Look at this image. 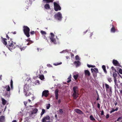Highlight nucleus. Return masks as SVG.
<instances>
[{"label": "nucleus", "instance_id": "1a4fd4ad", "mask_svg": "<svg viewBox=\"0 0 122 122\" xmlns=\"http://www.w3.org/2000/svg\"><path fill=\"white\" fill-rule=\"evenodd\" d=\"M50 117L49 116L47 115L46 116L44 117L42 119V122H46V120H50Z\"/></svg>", "mask_w": 122, "mask_h": 122}, {"label": "nucleus", "instance_id": "9b49d317", "mask_svg": "<svg viewBox=\"0 0 122 122\" xmlns=\"http://www.w3.org/2000/svg\"><path fill=\"white\" fill-rule=\"evenodd\" d=\"M58 90L57 89H56L55 91V95L56 99L57 100L58 98Z\"/></svg>", "mask_w": 122, "mask_h": 122}, {"label": "nucleus", "instance_id": "69168bd1", "mask_svg": "<svg viewBox=\"0 0 122 122\" xmlns=\"http://www.w3.org/2000/svg\"><path fill=\"white\" fill-rule=\"evenodd\" d=\"M118 109V108L117 107V108H116L115 109V111H117Z\"/></svg>", "mask_w": 122, "mask_h": 122}, {"label": "nucleus", "instance_id": "052dcab7", "mask_svg": "<svg viewBox=\"0 0 122 122\" xmlns=\"http://www.w3.org/2000/svg\"><path fill=\"white\" fill-rule=\"evenodd\" d=\"M102 69H105L106 68V66L104 65H103L102 66Z\"/></svg>", "mask_w": 122, "mask_h": 122}, {"label": "nucleus", "instance_id": "603ef678", "mask_svg": "<svg viewBox=\"0 0 122 122\" xmlns=\"http://www.w3.org/2000/svg\"><path fill=\"white\" fill-rule=\"evenodd\" d=\"M24 105H25V107H26V104H27V102H24Z\"/></svg>", "mask_w": 122, "mask_h": 122}, {"label": "nucleus", "instance_id": "f03ea898", "mask_svg": "<svg viewBox=\"0 0 122 122\" xmlns=\"http://www.w3.org/2000/svg\"><path fill=\"white\" fill-rule=\"evenodd\" d=\"M73 93L72 96L74 98L76 99L78 97V87L77 86H74L73 88Z\"/></svg>", "mask_w": 122, "mask_h": 122}, {"label": "nucleus", "instance_id": "9d476101", "mask_svg": "<svg viewBox=\"0 0 122 122\" xmlns=\"http://www.w3.org/2000/svg\"><path fill=\"white\" fill-rule=\"evenodd\" d=\"M49 91L47 90H45L43 91L42 93V96H45V97H47L48 96V93Z\"/></svg>", "mask_w": 122, "mask_h": 122}, {"label": "nucleus", "instance_id": "338daca9", "mask_svg": "<svg viewBox=\"0 0 122 122\" xmlns=\"http://www.w3.org/2000/svg\"><path fill=\"white\" fill-rule=\"evenodd\" d=\"M120 87H122V83H120Z\"/></svg>", "mask_w": 122, "mask_h": 122}, {"label": "nucleus", "instance_id": "2eb2a0df", "mask_svg": "<svg viewBox=\"0 0 122 122\" xmlns=\"http://www.w3.org/2000/svg\"><path fill=\"white\" fill-rule=\"evenodd\" d=\"M74 64L76 66H78L80 65L81 63L80 61H75L74 62Z\"/></svg>", "mask_w": 122, "mask_h": 122}, {"label": "nucleus", "instance_id": "f257e3e1", "mask_svg": "<svg viewBox=\"0 0 122 122\" xmlns=\"http://www.w3.org/2000/svg\"><path fill=\"white\" fill-rule=\"evenodd\" d=\"M49 38L51 42L55 44L59 43L58 39L57 36H55L53 33H51Z\"/></svg>", "mask_w": 122, "mask_h": 122}, {"label": "nucleus", "instance_id": "58836bf2", "mask_svg": "<svg viewBox=\"0 0 122 122\" xmlns=\"http://www.w3.org/2000/svg\"><path fill=\"white\" fill-rule=\"evenodd\" d=\"M109 89L108 90V92H110V93H112V88L111 87H109Z\"/></svg>", "mask_w": 122, "mask_h": 122}, {"label": "nucleus", "instance_id": "a878e982", "mask_svg": "<svg viewBox=\"0 0 122 122\" xmlns=\"http://www.w3.org/2000/svg\"><path fill=\"white\" fill-rule=\"evenodd\" d=\"M87 66L89 68H93L96 67L94 65H89L87 64Z\"/></svg>", "mask_w": 122, "mask_h": 122}, {"label": "nucleus", "instance_id": "aec40b11", "mask_svg": "<svg viewBox=\"0 0 122 122\" xmlns=\"http://www.w3.org/2000/svg\"><path fill=\"white\" fill-rule=\"evenodd\" d=\"M1 38H3L2 40V42L5 45H7V42L6 41V39L5 38H3L2 37H1Z\"/></svg>", "mask_w": 122, "mask_h": 122}, {"label": "nucleus", "instance_id": "864d4df0", "mask_svg": "<svg viewBox=\"0 0 122 122\" xmlns=\"http://www.w3.org/2000/svg\"><path fill=\"white\" fill-rule=\"evenodd\" d=\"M97 107L98 108H100V104L99 103H97Z\"/></svg>", "mask_w": 122, "mask_h": 122}, {"label": "nucleus", "instance_id": "5fc2aeb1", "mask_svg": "<svg viewBox=\"0 0 122 122\" xmlns=\"http://www.w3.org/2000/svg\"><path fill=\"white\" fill-rule=\"evenodd\" d=\"M29 44H31V43H33L34 41H33L30 40V41H29Z\"/></svg>", "mask_w": 122, "mask_h": 122}, {"label": "nucleus", "instance_id": "39448f33", "mask_svg": "<svg viewBox=\"0 0 122 122\" xmlns=\"http://www.w3.org/2000/svg\"><path fill=\"white\" fill-rule=\"evenodd\" d=\"M23 31L24 34L27 37H29L30 36V29L28 26H23Z\"/></svg>", "mask_w": 122, "mask_h": 122}, {"label": "nucleus", "instance_id": "4468645a", "mask_svg": "<svg viewBox=\"0 0 122 122\" xmlns=\"http://www.w3.org/2000/svg\"><path fill=\"white\" fill-rule=\"evenodd\" d=\"M92 73H93V75L94 77H96L97 76V73L94 71V69H91Z\"/></svg>", "mask_w": 122, "mask_h": 122}, {"label": "nucleus", "instance_id": "a211bd4d", "mask_svg": "<svg viewBox=\"0 0 122 122\" xmlns=\"http://www.w3.org/2000/svg\"><path fill=\"white\" fill-rule=\"evenodd\" d=\"M85 74L86 76H89L90 75V73L89 71L88 70H85Z\"/></svg>", "mask_w": 122, "mask_h": 122}, {"label": "nucleus", "instance_id": "3c124183", "mask_svg": "<svg viewBox=\"0 0 122 122\" xmlns=\"http://www.w3.org/2000/svg\"><path fill=\"white\" fill-rule=\"evenodd\" d=\"M94 71H95L97 73H98V69H94Z\"/></svg>", "mask_w": 122, "mask_h": 122}, {"label": "nucleus", "instance_id": "dca6fc26", "mask_svg": "<svg viewBox=\"0 0 122 122\" xmlns=\"http://www.w3.org/2000/svg\"><path fill=\"white\" fill-rule=\"evenodd\" d=\"M70 50L66 49L65 50H63L61 51L60 52V53H69V52H70Z\"/></svg>", "mask_w": 122, "mask_h": 122}, {"label": "nucleus", "instance_id": "72a5a7b5", "mask_svg": "<svg viewBox=\"0 0 122 122\" xmlns=\"http://www.w3.org/2000/svg\"><path fill=\"white\" fill-rule=\"evenodd\" d=\"M122 120V117H119L117 119V121L119 122H121Z\"/></svg>", "mask_w": 122, "mask_h": 122}, {"label": "nucleus", "instance_id": "5701e85b", "mask_svg": "<svg viewBox=\"0 0 122 122\" xmlns=\"http://www.w3.org/2000/svg\"><path fill=\"white\" fill-rule=\"evenodd\" d=\"M116 31V30L114 26L113 25L111 29V31L112 33H114Z\"/></svg>", "mask_w": 122, "mask_h": 122}, {"label": "nucleus", "instance_id": "393cba45", "mask_svg": "<svg viewBox=\"0 0 122 122\" xmlns=\"http://www.w3.org/2000/svg\"><path fill=\"white\" fill-rule=\"evenodd\" d=\"M78 77L80 78V76H79L78 74H76L73 76V77L75 80H77Z\"/></svg>", "mask_w": 122, "mask_h": 122}, {"label": "nucleus", "instance_id": "a18cd8bd", "mask_svg": "<svg viewBox=\"0 0 122 122\" xmlns=\"http://www.w3.org/2000/svg\"><path fill=\"white\" fill-rule=\"evenodd\" d=\"M115 111V109H114L113 108H112V110L110 112V114H111L112 112H114Z\"/></svg>", "mask_w": 122, "mask_h": 122}, {"label": "nucleus", "instance_id": "ddd939ff", "mask_svg": "<svg viewBox=\"0 0 122 122\" xmlns=\"http://www.w3.org/2000/svg\"><path fill=\"white\" fill-rule=\"evenodd\" d=\"M3 88L4 89H6V91H10V88L9 85H6L5 86H3Z\"/></svg>", "mask_w": 122, "mask_h": 122}, {"label": "nucleus", "instance_id": "13d9d810", "mask_svg": "<svg viewBox=\"0 0 122 122\" xmlns=\"http://www.w3.org/2000/svg\"><path fill=\"white\" fill-rule=\"evenodd\" d=\"M30 38H29L28 39L26 40L25 41H26V42H29V41H30Z\"/></svg>", "mask_w": 122, "mask_h": 122}, {"label": "nucleus", "instance_id": "6e6d98bb", "mask_svg": "<svg viewBox=\"0 0 122 122\" xmlns=\"http://www.w3.org/2000/svg\"><path fill=\"white\" fill-rule=\"evenodd\" d=\"M114 79L115 83H116V82H117V80L116 78H114Z\"/></svg>", "mask_w": 122, "mask_h": 122}, {"label": "nucleus", "instance_id": "423d86ee", "mask_svg": "<svg viewBox=\"0 0 122 122\" xmlns=\"http://www.w3.org/2000/svg\"><path fill=\"white\" fill-rule=\"evenodd\" d=\"M54 18L55 19L59 21H61L62 18L61 14L60 12L57 13L54 15Z\"/></svg>", "mask_w": 122, "mask_h": 122}, {"label": "nucleus", "instance_id": "4be33fe9", "mask_svg": "<svg viewBox=\"0 0 122 122\" xmlns=\"http://www.w3.org/2000/svg\"><path fill=\"white\" fill-rule=\"evenodd\" d=\"M5 117L3 116H1L0 117V122H2L4 121Z\"/></svg>", "mask_w": 122, "mask_h": 122}, {"label": "nucleus", "instance_id": "4d7b16f0", "mask_svg": "<svg viewBox=\"0 0 122 122\" xmlns=\"http://www.w3.org/2000/svg\"><path fill=\"white\" fill-rule=\"evenodd\" d=\"M109 117V114H107L106 115V118L107 119H108Z\"/></svg>", "mask_w": 122, "mask_h": 122}, {"label": "nucleus", "instance_id": "7ed1b4c3", "mask_svg": "<svg viewBox=\"0 0 122 122\" xmlns=\"http://www.w3.org/2000/svg\"><path fill=\"white\" fill-rule=\"evenodd\" d=\"M30 87L28 85L25 84L24 85V92L25 93V95L26 96H29L30 95H31V94L29 91Z\"/></svg>", "mask_w": 122, "mask_h": 122}, {"label": "nucleus", "instance_id": "49530a36", "mask_svg": "<svg viewBox=\"0 0 122 122\" xmlns=\"http://www.w3.org/2000/svg\"><path fill=\"white\" fill-rule=\"evenodd\" d=\"M119 72L121 74H122V69H119Z\"/></svg>", "mask_w": 122, "mask_h": 122}, {"label": "nucleus", "instance_id": "b1692460", "mask_svg": "<svg viewBox=\"0 0 122 122\" xmlns=\"http://www.w3.org/2000/svg\"><path fill=\"white\" fill-rule=\"evenodd\" d=\"M43 1L46 3L52 2L53 0H43Z\"/></svg>", "mask_w": 122, "mask_h": 122}, {"label": "nucleus", "instance_id": "680f3d73", "mask_svg": "<svg viewBox=\"0 0 122 122\" xmlns=\"http://www.w3.org/2000/svg\"><path fill=\"white\" fill-rule=\"evenodd\" d=\"M2 75L0 76V80L1 81L2 80Z\"/></svg>", "mask_w": 122, "mask_h": 122}, {"label": "nucleus", "instance_id": "f704fd0d", "mask_svg": "<svg viewBox=\"0 0 122 122\" xmlns=\"http://www.w3.org/2000/svg\"><path fill=\"white\" fill-rule=\"evenodd\" d=\"M61 64H62V63L61 62H60V63L57 62V63H54L53 64V65H54L55 66H56Z\"/></svg>", "mask_w": 122, "mask_h": 122}, {"label": "nucleus", "instance_id": "c9c22d12", "mask_svg": "<svg viewBox=\"0 0 122 122\" xmlns=\"http://www.w3.org/2000/svg\"><path fill=\"white\" fill-rule=\"evenodd\" d=\"M117 73L114 72L113 73V76L114 78H116V77L117 76Z\"/></svg>", "mask_w": 122, "mask_h": 122}, {"label": "nucleus", "instance_id": "c85d7f7f", "mask_svg": "<svg viewBox=\"0 0 122 122\" xmlns=\"http://www.w3.org/2000/svg\"><path fill=\"white\" fill-rule=\"evenodd\" d=\"M105 86L106 90V91L107 92L108 91V89H109L110 87L109 86L108 84L106 83L105 84Z\"/></svg>", "mask_w": 122, "mask_h": 122}, {"label": "nucleus", "instance_id": "c03bdc74", "mask_svg": "<svg viewBox=\"0 0 122 122\" xmlns=\"http://www.w3.org/2000/svg\"><path fill=\"white\" fill-rule=\"evenodd\" d=\"M47 66L49 67H52V66L51 64H47Z\"/></svg>", "mask_w": 122, "mask_h": 122}, {"label": "nucleus", "instance_id": "6ab92c4d", "mask_svg": "<svg viewBox=\"0 0 122 122\" xmlns=\"http://www.w3.org/2000/svg\"><path fill=\"white\" fill-rule=\"evenodd\" d=\"M44 8L46 10H48L50 8V7L48 4H46L44 5Z\"/></svg>", "mask_w": 122, "mask_h": 122}, {"label": "nucleus", "instance_id": "e2e57ef3", "mask_svg": "<svg viewBox=\"0 0 122 122\" xmlns=\"http://www.w3.org/2000/svg\"><path fill=\"white\" fill-rule=\"evenodd\" d=\"M104 71L106 73H107V71H106V69H103Z\"/></svg>", "mask_w": 122, "mask_h": 122}, {"label": "nucleus", "instance_id": "a19ab883", "mask_svg": "<svg viewBox=\"0 0 122 122\" xmlns=\"http://www.w3.org/2000/svg\"><path fill=\"white\" fill-rule=\"evenodd\" d=\"M36 85H38L40 84V81L38 80H37L35 81V82Z\"/></svg>", "mask_w": 122, "mask_h": 122}, {"label": "nucleus", "instance_id": "412c9836", "mask_svg": "<svg viewBox=\"0 0 122 122\" xmlns=\"http://www.w3.org/2000/svg\"><path fill=\"white\" fill-rule=\"evenodd\" d=\"M18 47L20 49L21 51H22L23 50H24L26 48V46H23L22 47V46H18Z\"/></svg>", "mask_w": 122, "mask_h": 122}, {"label": "nucleus", "instance_id": "473e14b6", "mask_svg": "<svg viewBox=\"0 0 122 122\" xmlns=\"http://www.w3.org/2000/svg\"><path fill=\"white\" fill-rule=\"evenodd\" d=\"M39 78L41 80H43L44 79V76L43 75H41L39 76Z\"/></svg>", "mask_w": 122, "mask_h": 122}, {"label": "nucleus", "instance_id": "0e129e2a", "mask_svg": "<svg viewBox=\"0 0 122 122\" xmlns=\"http://www.w3.org/2000/svg\"><path fill=\"white\" fill-rule=\"evenodd\" d=\"M44 39H46L47 41H48V40H47V38L46 37V36H44Z\"/></svg>", "mask_w": 122, "mask_h": 122}, {"label": "nucleus", "instance_id": "2f4dec72", "mask_svg": "<svg viewBox=\"0 0 122 122\" xmlns=\"http://www.w3.org/2000/svg\"><path fill=\"white\" fill-rule=\"evenodd\" d=\"M90 120L92 121H94L95 120V119L93 117L92 115H90Z\"/></svg>", "mask_w": 122, "mask_h": 122}, {"label": "nucleus", "instance_id": "79ce46f5", "mask_svg": "<svg viewBox=\"0 0 122 122\" xmlns=\"http://www.w3.org/2000/svg\"><path fill=\"white\" fill-rule=\"evenodd\" d=\"M59 112L61 114H63V110L62 109H60L59 110Z\"/></svg>", "mask_w": 122, "mask_h": 122}, {"label": "nucleus", "instance_id": "8fccbe9b", "mask_svg": "<svg viewBox=\"0 0 122 122\" xmlns=\"http://www.w3.org/2000/svg\"><path fill=\"white\" fill-rule=\"evenodd\" d=\"M104 114V112L103 110H102L101 112V115H103Z\"/></svg>", "mask_w": 122, "mask_h": 122}, {"label": "nucleus", "instance_id": "6e6552de", "mask_svg": "<svg viewBox=\"0 0 122 122\" xmlns=\"http://www.w3.org/2000/svg\"><path fill=\"white\" fill-rule=\"evenodd\" d=\"M112 62L113 64L115 66L121 67V66L120 65L118 62L116 60L113 59L112 60Z\"/></svg>", "mask_w": 122, "mask_h": 122}, {"label": "nucleus", "instance_id": "37998d69", "mask_svg": "<svg viewBox=\"0 0 122 122\" xmlns=\"http://www.w3.org/2000/svg\"><path fill=\"white\" fill-rule=\"evenodd\" d=\"M108 81L110 83L112 81V79L111 77H109L107 78Z\"/></svg>", "mask_w": 122, "mask_h": 122}, {"label": "nucleus", "instance_id": "bb28decb", "mask_svg": "<svg viewBox=\"0 0 122 122\" xmlns=\"http://www.w3.org/2000/svg\"><path fill=\"white\" fill-rule=\"evenodd\" d=\"M10 92V91H5L4 93V95L8 96H9Z\"/></svg>", "mask_w": 122, "mask_h": 122}, {"label": "nucleus", "instance_id": "f8f14e48", "mask_svg": "<svg viewBox=\"0 0 122 122\" xmlns=\"http://www.w3.org/2000/svg\"><path fill=\"white\" fill-rule=\"evenodd\" d=\"M74 111L80 114H83L82 111L79 109H76L74 110Z\"/></svg>", "mask_w": 122, "mask_h": 122}, {"label": "nucleus", "instance_id": "e433bc0d", "mask_svg": "<svg viewBox=\"0 0 122 122\" xmlns=\"http://www.w3.org/2000/svg\"><path fill=\"white\" fill-rule=\"evenodd\" d=\"M41 33L42 35H45L46 34V32L45 31L43 30H41Z\"/></svg>", "mask_w": 122, "mask_h": 122}, {"label": "nucleus", "instance_id": "f3484780", "mask_svg": "<svg viewBox=\"0 0 122 122\" xmlns=\"http://www.w3.org/2000/svg\"><path fill=\"white\" fill-rule=\"evenodd\" d=\"M38 111V110L36 108H35L32 110V112H31V114L32 115L34 114H35Z\"/></svg>", "mask_w": 122, "mask_h": 122}, {"label": "nucleus", "instance_id": "bf43d9fd", "mask_svg": "<svg viewBox=\"0 0 122 122\" xmlns=\"http://www.w3.org/2000/svg\"><path fill=\"white\" fill-rule=\"evenodd\" d=\"M61 102V99H59L58 100V103L59 104H60Z\"/></svg>", "mask_w": 122, "mask_h": 122}, {"label": "nucleus", "instance_id": "4c0bfd02", "mask_svg": "<svg viewBox=\"0 0 122 122\" xmlns=\"http://www.w3.org/2000/svg\"><path fill=\"white\" fill-rule=\"evenodd\" d=\"M75 59L76 60L78 61L80 60V58L78 55H77L75 56Z\"/></svg>", "mask_w": 122, "mask_h": 122}, {"label": "nucleus", "instance_id": "0eeeda50", "mask_svg": "<svg viewBox=\"0 0 122 122\" xmlns=\"http://www.w3.org/2000/svg\"><path fill=\"white\" fill-rule=\"evenodd\" d=\"M54 8L55 10L57 11L61 10V8L58 3L54 2Z\"/></svg>", "mask_w": 122, "mask_h": 122}, {"label": "nucleus", "instance_id": "c756f323", "mask_svg": "<svg viewBox=\"0 0 122 122\" xmlns=\"http://www.w3.org/2000/svg\"><path fill=\"white\" fill-rule=\"evenodd\" d=\"M42 112L41 114V116H42L45 113V110L44 109H42Z\"/></svg>", "mask_w": 122, "mask_h": 122}, {"label": "nucleus", "instance_id": "774afa93", "mask_svg": "<svg viewBox=\"0 0 122 122\" xmlns=\"http://www.w3.org/2000/svg\"><path fill=\"white\" fill-rule=\"evenodd\" d=\"M120 93L122 96V90L120 91Z\"/></svg>", "mask_w": 122, "mask_h": 122}, {"label": "nucleus", "instance_id": "7c9ffc66", "mask_svg": "<svg viewBox=\"0 0 122 122\" xmlns=\"http://www.w3.org/2000/svg\"><path fill=\"white\" fill-rule=\"evenodd\" d=\"M10 86L11 89H13V82L12 79H11V80Z\"/></svg>", "mask_w": 122, "mask_h": 122}, {"label": "nucleus", "instance_id": "20e7f679", "mask_svg": "<svg viewBox=\"0 0 122 122\" xmlns=\"http://www.w3.org/2000/svg\"><path fill=\"white\" fill-rule=\"evenodd\" d=\"M15 43H13L12 41L11 42L9 41L8 45H7L6 47L10 50L11 51V50L15 48Z\"/></svg>", "mask_w": 122, "mask_h": 122}, {"label": "nucleus", "instance_id": "ea45409f", "mask_svg": "<svg viewBox=\"0 0 122 122\" xmlns=\"http://www.w3.org/2000/svg\"><path fill=\"white\" fill-rule=\"evenodd\" d=\"M50 107V104H48L47 105L46 107L47 109H49Z\"/></svg>", "mask_w": 122, "mask_h": 122}, {"label": "nucleus", "instance_id": "cd10ccee", "mask_svg": "<svg viewBox=\"0 0 122 122\" xmlns=\"http://www.w3.org/2000/svg\"><path fill=\"white\" fill-rule=\"evenodd\" d=\"M1 100L2 102V104L3 105H5L6 103V100L3 98H2Z\"/></svg>", "mask_w": 122, "mask_h": 122}, {"label": "nucleus", "instance_id": "de8ad7c7", "mask_svg": "<svg viewBox=\"0 0 122 122\" xmlns=\"http://www.w3.org/2000/svg\"><path fill=\"white\" fill-rule=\"evenodd\" d=\"M35 33V32L34 31H32L30 32V34H31L33 35Z\"/></svg>", "mask_w": 122, "mask_h": 122}, {"label": "nucleus", "instance_id": "09e8293b", "mask_svg": "<svg viewBox=\"0 0 122 122\" xmlns=\"http://www.w3.org/2000/svg\"><path fill=\"white\" fill-rule=\"evenodd\" d=\"M97 101H98L99 99V95L97 93Z\"/></svg>", "mask_w": 122, "mask_h": 122}]
</instances>
